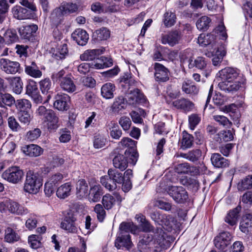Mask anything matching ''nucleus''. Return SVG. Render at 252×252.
Instances as JSON below:
<instances>
[{
    "label": "nucleus",
    "mask_w": 252,
    "mask_h": 252,
    "mask_svg": "<svg viewBox=\"0 0 252 252\" xmlns=\"http://www.w3.org/2000/svg\"><path fill=\"white\" fill-rule=\"evenodd\" d=\"M221 81L219 82L220 89L227 93H234L242 87L244 81L239 71L232 67H225L217 74Z\"/></svg>",
    "instance_id": "nucleus-1"
},
{
    "label": "nucleus",
    "mask_w": 252,
    "mask_h": 252,
    "mask_svg": "<svg viewBox=\"0 0 252 252\" xmlns=\"http://www.w3.org/2000/svg\"><path fill=\"white\" fill-rule=\"evenodd\" d=\"M51 78L54 82L58 83L61 89L67 93H73L76 90L74 77L71 74H66L63 69L53 73Z\"/></svg>",
    "instance_id": "nucleus-2"
},
{
    "label": "nucleus",
    "mask_w": 252,
    "mask_h": 252,
    "mask_svg": "<svg viewBox=\"0 0 252 252\" xmlns=\"http://www.w3.org/2000/svg\"><path fill=\"white\" fill-rule=\"evenodd\" d=\"M20 3L24 6L28 8L29 10L20 5H16L12 9L13 17L18 20L28 19L33 17V12L36 11L35 4L28 0H22Z\"/></svg>",
    "instance_id": "nucleus-3"
},
{
    "label": "nucleus",
    "mask_w": 252,
    "mask_h": 252,
    "mask_svg": "<svg viewBox=\"0 0 252 252\" xmlns=\"http://www.w3.org/2000/svg\"><path fill=\"white\" fill-rule=\"evenodd\" d=\"M43 184L42 177L37 173L29 171L24 184V190L29 193L36 194Z\"/></svg>",
    "instance_id": "nucleus-4"
},
{
    "label": "nucleus",
    "mask_w": 252,
    "mask_h": 252,
    "mask_svg": "<svg viewBox=\"0 0 252 252\" xmlns=\"http://www.w3.org/2000/svg\"><path fill=\"white\" fill-rule=\"evenodd\" d=\"M38 116L42 117L49 129H57L59 126V118L51 109H47L44 106H40L36 110Z\"/></svg>",
    "instance_id": "nucleus-5"
},
{
    "label": "nucleus",
    "mask_w": 252,
    "mask_h": 252,
    "mask_svg": "<svg viewBox=\"0 0 252 252\" xmlns=\"http://www.w3.org/2000/svg\"><path fill=\"white\" fill-rule=\"evenodd\" d=\"M136 141L128 137L123 138L119 143L120 147L127 148L125 155L129 158V162L133 165L136 164L139 157L136 149Z\"/></svg>",
    "instance_id": "nucleus-6"
},
{
    "label": "nucleus",
    "mask_w": 252,
    "mask_h": 252,
    "mask_svg": "<svg viewBox=\"0 0 252 252\" xmlns=\"http://www.w3.org/2000/svg\"><path fill=\"white\" fill-rule=\"evenodd\" d=\"M156 243L153 252H164L171 245L170 238L162 229V227H157L155 232Z\"/></svg>",
    "instance_id": "nucleus-7"
},
{
    "label": "nucleus",
    "mask_w": 252,
    "mask_h": 252,
    "mask_svg": "<svg viewBox=\"0 0 252 252\" xmlns=\"http://www.w3.org/2000/svg\"><path fill=\"white\" fill-rule=\"evenodd\" d=\"M7 211L17 215H23L28 213V210L17 202L10 199H4L0 202V212L5 213Z\"/></svg>",
    "instance_id": "nucleus-8"
},
{
    "label": "nucleus",
    "mask_w": 252,
    "mask_h": 252,
    "mask_svg": "<svg viewBox=\"0 0 252 252\" xmlns=\"http://www.w3.org/2000/svg\"><path fill=\"white\" fill-rule=\"evenodd\" d=\"M165 190L177 203H184L189 198L187 191L181 186H168Z\"/></svg>",
    "instance_id": "nucleus-9"
},
{
    "label": "nucleus",
    "mask_w": 252,
    "mask_h": 252,
    "mask_svg": "<svg viewBox=\"0 0 252 252\" xmlns=\"http://www.w3.org/2000/svg\"><path fill=\"white\" fill-rule=\"evenodd\" d=\"M24 175L23 170L19 167L12 166L2 173V177L10 183L16 184L22 181Z\"/></svg>",
    "instance_id": "nucleus-10"
},
{
    "label": "nucleus",
    "mask_w": 252,
    "mask_h": 252,
    "mask_svg": "<svg viewBox=\"0 0 252 252\" xmlns=\"http://www.w3.org/2000/svg\"><path fill=\"white\" fill-rule=\"evenodd\" d=\"M150 216L155 222L161 225L159 227H163L162 225H164L170 230V229H174L175 227L176 221L173 217L169 215H161L158 211H154L151 213Z\"/></svg>",
    "instance_id": "nucleus-11"
},
{
    "label": "nucleus",
    "mask_w": 252,
    "mask_h": 252,
    "mask_svg": "<svg viewBox=\"0 0 252 252\" xmlns=\"http://www.w3.org/2000/svg\"><path fill=\"white\" fill-rule=\"evenodd\" d=\"M231 238L232 236L229 232H221L215 238V246L218 249L224 251L230 244Z\"/></svg>",
    "instance_id": "nucleus-12"
},
{
    "label": "nucleus",
    "mask_w": 252,
    "mask_h": 252,
    "mask_svg": "<svg viewBox=\"0 0 252 252\" xmlns=\"http://www.w3.org/2000/svg\"><path fill=\"white\" fill-rule=\"evenodd\" d=\"M182 38L181 32L178 30H173L167 34L162 35L161 42L163 44H168L173 47L178 44Z\"/></svg>",
    "instance_id": "nucleus-13"
},
{
    "label": "nucleus",
    "mask_w": 252,
    "mask_h": 252,
    "mask_svg": "<svg viewBox=\"0 0 252 252\" xmlns=\"http://www.w3.org/2000/svg\"><path fill=\"white\" fill-rule=\"evenodd\" d=\"M0 67L5 73L12 74L19 72L20 69V65L18 62L4 58L0 59Z\"/></svg>",
    "instance_id": "nucleus-14"
},
{
    "label": "nucleus",
    "mask_w": 252,
    "mask_h": 252,
    "mask_svg": "<svg viewBox=\"0 0 252 252\" xmlns=\"http://www.w3.org/2000/svg\"><path fill=\"white\" fill-rule=\"evenodd\" d=\"M76 220L72 214H68L61 222L60 227L68 233H76L77 232Z\"/></svg>",
    "instance_id": "nucleus-15"
},
{
    "label": "nucleus",
    "mask_w": 252,
    "mask_h": 252,
    "mask_svg": "<svg viewBox=\"0 0 252 252\" xmlns=\"http://www.w3.org/2000/svg\"><path fill=\"white\" fill-rule=\"evenodd\" d=\"M154 69L155 77L157 81L165 82L169 80V70L164 65L156 63L154 64Z\"/></svg>",
    "instance_id": "nucleus-16"
},
{
    "label": "nucleus",
    "mask_w": 252,
    "mask_h": 252,
    "mask_svg": "<svg viewBox=\"0 0 252 252\" xmlns=\"http://www.w3.org/2000/svg\"><path fill=\"white\" fill-rule=\"evenodd\" d=\"M175 171L178 174H190L194 176L199 173V169L194 166H191L188 162H184L175 166Z\"/></svg>",
    "instance_id": "nucleus-17"
},
{
    "label": "nucleus",
    "mask_w": 252,
    "mask_h": 252,
    "mask_svg": "<svg viewBox=\"0 0 252 252\" xmlns=\"http://www.w3.org/2000/svg\"><path fill=\"white\" fill-rule=\"evenodd\" d=\"M55 101L54 106L55 108L60 111H65L69 108L68 102L70 97L65 94H58L55 97Z\"/></svg>",
    "instance_id": "nucleus-18"
},
{
    "label": "nucleus",
    "mask_w": 252,
    "mask_h": 252,
    "mask_svg": "<svg viewBox=\"0 0 252 252\" xmlns=\"http://www.w3.org/2000/svg\"><path fill=\"white\" fill-rule=\"evenodd\" d=\"M132 245L130 236L128 233L120 232L119 233L115 242V247L120 249L123 247L129 249Z\"/></svg>",
    "instance_id": "nucleus-19"
},
{
    "label": "nucleus",
    "mask_w": 252,
    "mask_h": 252,
    "mask_svg": "<svg viewBox=\"0 0 252 252\" xmlns=\"http://www.w3.org/2000/svg\"><path fill=\"white\" fill-rule=\"evenodd\" d=\"M38 29V26L35 24H32L22 27L19 30L21 37L28 40H32L34 34Z\"/></svg>",
    "instance_id": "nucleus-20"
},
{
    "label": "nucleus",
    "mask_w": 252,
    "mask_h": 252,
    "mask_svg": "<svg viewBox=\"0 0 252 252\" xmlns=\"http://www.w3.org/2000/svg\"><path fill=\"white\" fill-rule=\"evenodd\" d=\"M26 94L36 102H41L42 97L39 94L36 83L33 81L29 82L26 87Z\"/></svg>",
    "instance_id": "nucleus-21"
},
{
    "label": "nucleus",
    "mask_w": 252,
    "mask_h": 252,
    "mask_svg": "<svg viewBox=\"0 0 252 252\" xmlns=\"http://www.w3.org/2000/svg\"><path fill=\"white\" fill-rule=\"evenodd\" d=\"M71 37L78 45L81 46L85 45L89 38V34L86 31L81 29L75 30L71 34Z\"/></svg>",
    "instance_id": "nucleus-22"
},
{
    "label": "nucleus",
    "mask_w": 252,
    "mask_h": 252,
    "mask_svg": "<svg viewBox=\"0 0 252 252\" xmlns=\"http://www.w3.org/2000/svg\"><path fill=\"white\" fill-rule=\"evenodd\" d=\"M239 228L240 230L246 234H251L252 232V214H245L240 222Z\"/></svg>",
    "instance_id": "nucleus-23"
},
{
    "label": "nucleus",
    "mask_w": 252,
    "mask_h": 252,
    "mask_svg": "<svg viewBox=\"0 0 252 252\" xmlns=\"http://www.w3.org/2000/svg\"><path fill=\"white\" fill-rule=\"evenodd\" d=\"M172 104L176 108L188 112L192 110L194 107V104L192 102L183 97L173 101Z\"/></svg>",
    "instance_id": "nucleus-24"
},
{
    "label": "nucleus",
    "mask_w": 252,
    "mask_h": 252,
    "mask_svg": "<svg viewBox=\"0 0 252 252\" xmlns=\"http://www.w3.org/2000/svg\"><path fill=\"white\" fill-rule=\"evenodd\" d=\"M216 36L212 33L207 34L201 33L198 37V43L202 46H209L212 48L216 49L215 44Z\"/></svg>",
    "instance_id": "nucleus-25"
},
{
    "label": "nucleus",
    "mask_w": 252,
    "mask_h": 252,
    "mask_svg": "<svg viewBox=\"0 0 252 252\" xmlns=\"http://www.w3.org/2000/svg\"><path fill=\"white\" fill-rule=\"evenodd\" d=\"M241 210V207L238 206L235 208L230 210L225 217V221L231 226L235 225L237 223Z\"/></svg>",
    "instance_id": "nucleus-26"
},
{
    "label": "nucleus",
    "mask_w": 252,
    "mask_h": 252,
    "mask_svg": "<svg viewBox=\"0 0 252 252\" xmlns=\"http://www.w3.org/2000/svg\"><path fill=\"white\" fill-rule=\"evenodd\" d=\"M209 62V60L206 58L198 57L194 60H190L188 66L190 69L195 67L198 69L204 70L207 67Z\"/></svg>",
    "instance_id": "nucleus-27"
},
{
    "label": "nucleus",
    "mask_w": 252,
    "mask_h": 252,
    "mask_svg": "<svg viewBox=\"0 0 252 252\" xmlns=\"http://www.w3.org/2000/svg\"><path fill=\"white\" fill-rule=\"evenodd\" d=\"M212 164L217 168H225L228 167L229 161L228 159L222 157L219 153H214L211 157Z\"/></svg>",
    "instance_id": "nucleus-28"
},
{
    "label": "nucleus",
    "mask_w": 252,
    "mask_h": 252,
    "mask_svg": "<svg viewBox=\"0 0 252 252\" xmlns=\"http://www.w3.org/2000/svg\"><path fill=\"white\" fill-rule=\"evenodd\" d=\"M128 101L132 104L144 103L145 101V96L138 89H135L131 91L128 96Z\"/></svg>",
    "instance_id": "nucleus-29"
},
{
    "label": "nucleus",
    "mask_w": 252,
    "mask_h": 252,
    "mask_svg": "<svg viewBox=\"0 0 252 252\" xmlns=\"http://www.w3.org/2000/svg\"><path fill=\"white\" fill-rule=\"evenodd\" d=\"M182 89L186 94L193 96L198 94L199 88L191 80H186L182 84Z\"/></svg>",
    "instance_id": "nucleus-30"
},
{
    "label": "nucleus",
    "mask_w": 252,
    "mask_h": 252,
    "mask_svg": "<svg viewBox=\"0 0 252 252\" xmlns=\"http://www.w3.org/2000/svg\"><path fill=\"white\" fill-rule=\"evenodd\" d=\"M22 150L24 153L31 157L39 156L43 152L40 147L35 144L26 145L23 147Z\"/></svg>",
    "instance_id": "nucleus-31"
},
{
    "label": "nucleus",
    "mask_w": 252,
    "mask_h": 252,
    "mask_svg": "<svg viewBox=\"0 0 252 252\" xmlns=\"http://www.w3.org/2000/svg\"><path fill=\"white\" fill-rule=\"evenodd\" d=\"M103 52V49L87 50L80 55V58L82 61H93L97 59Z\"/></svg>",
    "instance_id": "nucleus-32"
},
{
    "label": "nucleus",
    "mask_w": 252,
    "mask_h": 252,
    "mask_svg": "<svg viewBox=\"0 0 252 252\" xmlns=\"http://www.w3.org/2000/svg\"><path fill=\"white\" fill-rule=\"evenodd\" d=\"M116 87L114 84L107 83L104 84L101 88L102 96L106 99H111L114 96V92Z\"/></svg>",
    "instance_id": "nucleus-33"
},
{
    "label": "nucleus",
    "mask_w": 252,
    "mask_h": 252,
    "mask_svg": "<svg viewBox=\"0 0 252 252\" xmlns=\"http://www.w3.org/2000/svg\"><path fill=\"white\" fill-rule=\"evenodd\" d=\"M103 194V189L100 185L94 186L91 188L90 190V201L93 202H98Z\"/></svg>",
    "instance_id": "nucleus-34"
},
{
    "label": "nucleus",
    "mask_w": 252,
    "mask_h": 252,
    "mask_svg": "<svg viewBox=\"0 0 252 252\" xmlns=\"http://www.w3.org/2000/svg\"><path fill=\"white\" fill-rule=\"evenodd\" d=\"M128 158L125 155L118 154L116 155L113 160L114 167L120 169L121 171L125 170L127 167L128 162L126 158Z\"/></svg>",
    "instance_id": "nucleus-35"
},
{
    "label": "nucleus",
    "mask_w": 252,
    "mask_h": 252,
    "mask_svg": "<svg viewBox=\"0 0 252 252\" xmlns=\"http://www.w3.org/2000/svg\"><path fill=\"white\" fill-rule=\"evenodd\" d=\"M39 87L43 94L47 95V98L51 97L50 93L53 92V86L49 78H45L39 82Z\"/></svg>",
    "instance_id": "nucleus-36"
},
{
    "label": "nucleus",
    "mask_w": 252,
    "mask_h": 252,
    "mask_svg": "<svg viewBox=\"0 0 252 252\" xmlns=\"http://www.w3.org/2000/svg\"><path fill=\"white\" fill-rule=\"evenodd\" d=\"M110 36V31L106 28L102 27L96 30L93 34V39L96 41L105 40Z\"/></svg>",
    "instance_id": "nucleus-37"
},
{
    "label": "nucleus",
    "mask_w": 252,
    "mask_h": 252,
    "mask_svg": "<svg viewBox=\"0 0 252 252\" xmlns=\"http://www.w3.org/2000/svg\"><path fill=\"white\" fill-rule=\"evenodd\" d=\"M193 136L184 130L182 133V138L181 140V148L186 150L191 148L193 144Z\"/></svg>",
    "instance_id": "nucleus-38"
},
{
    "label": "nucleus",
    "mask_w": 252,
    "mask_h": 252,
    "mask_svg": "<svg viewBox=\"0 0 252 252\" xmlns=\"http://www.w3.org/2000/svg\"><path fill=\"white\" fill-rule=\"evenodd\" d=\"M71 189V184L69 183H66L57 189L56 194L58 197L64 199L70 195Z\"/></svg>",
    "instance_id": "nucleus-39"
},
{
    "label": "nucleus",
    "mask_w": 252,
    "mask_h": 252,
    "mask_svg": "<svg viewBox=\"0 0 252 252\" xmlns=\"http://www.w3.org/2000/svg\"><path fill=\"white\" fill-rule=\"evenodd\" d=\"M108 177L116 184H121L124 181V177L123 173L116 169H109L108 171Z\"/></svg>",
    "instance_id": "nucleus-40"
},
{
    "label": "nucleus",
    "mask_w": 252,
    "mask_h": 252,
    "mask_svg": "<svg viewBox=\"0 0 252 252\" xmlns=\"http://www.w3.org/2000/svg\"><path fill=\"white\" fill-rule=\"evenodd\" d=\"M0 102L2 106L0 107H5V105L11 107L16 104L15 98L9 94H1L0 95Z\"/></svg>",
    "instance_id": "nucleus-41"
},
{
    "label": "nucleus",
    "mask_w": 252,
    "mask_h": 252,
    "mask_svg": "<svg viewBox=\"0 0 252 252\" xmlns=\"http://www.w3.org/2000/svg\"><path fill=\"white\" fill-rule=\"evenodd\" d=\"M77 194L81 197L86 195L88 193V186L84 179L79 180L76 184Z\"/></svg>",
    "instance_id": "nucleus-42"
},
{
    "label": "nucleus",
    "mask_w": 252,
    "mask_h": 252,
    "mask_svg": "<svg viewBox=\"0 0 252 252\" xmlns=\"http://www.w3.org/2000/svg\"><path fill=\"white\" fill-rule=\"evenodd\" d=\"M211 22V20L208 17L202 16L197 21L196 27L200 31H206L209 28Z\"/></svg>",
    "instance_id": "nucleus-43"
},
{
    "label": "nucleus",
    "mask_w": 252,
    "mask_h": 252,
    "mask_svg": "<svg viewBox=\"0 0 252 252\" xmlns=\"http://www.w3.org/2000/svg\"><path fill=\"white\" fill-rule=\"evenodd\" d=\"M101 202L104 208L109 210L112 208L115 205V199L113 195L107 193L102 197Z\"/></svg>",
    "instance_id": "nucleus-44"
},
{
    "label": "nucleus",
    "mask_w": 252,
    "mask_h": 252,
    "mask_svg": "<svg viewBox=\"0 0 252 252\" xmlns=\"http://www.w3.org/2000/svg\"><path fill=\"white\" fill-rule=\"evenodd\" d=\"M10 84L14 93L20 94L23 90L22 82L20 77H12L10 79Z\"/></svg>",
    "instance_id": "nucleus-45"
},
{
    "label": "nucleus",
    "mask_w": 252,
    "mask_h": 252,
    "mask_svg": "<svg viewBox=\"0 0 252 252\" xmlns=\"http://www.w3.org/2000/svg\"><path fill=\"white\" fill-rule=\"evenodd\" d=\"M20 239L19 236L11 228L8 227L5 231L4 240L8 243H14Z\"/></svg>",
    "instance_id": "nucleus-46"
},
{
    "label": "nucleus",
    "mask_w": 252,
    "mask_h": 252,
    "mask_svg": "<svg viewBox=\"0 0 252 252\" xmlns=\"http://www.w3.org/2000/svg\"><path fill=\"white\" fill-rule=\"evenodd\" d=\"M105 210L100 204H96L94 208V211L96 214L97 219L100 222H103L106 217Z\"/></svg>",
    "instance_id": "nucleus-47"
},
{
    "label": "nucleus",
    "mask_w": 252,
    "mask_h": 252,
    "mask_svg": "<svg viewBox=\"0 0 252 252\" xmlns=\"http://www.w3.org/2000/svg\"><path fill=\"white\" fill-rule=\"evenodd\" d=\"M109 129L110 135L113 139L118 140L121 137L122 131L117 124L111 122Z\"/></svg>",
    "instance_id": "nucleus-48"
},
{
    "label": "nucleus",
    "mask_w": 252,
    "mask_h": 252,
    "mask_svg": "<svg viewBox=\"0 0 252 252\" xmlns=\"http://www.w3.org/2000/svg\"><path fill=\"white\" fill-rule=\"evenodd\" d=\"M176 17L174 13L167 11L164 14L163 22L166 27H171L176 22Z\"/></svg>",
    "instance_id": "nucleus-49"
},
{
    "label": "nucleus",
    "mask_w": 252,
    "mask_h": 252,
    "mask_svg": "<svg viewBox=\"0 0 252 252\" xmlns=\"http://www.w3.org/2000/svg\"><path fill=\"white\" fill-rule=\"evenodd\" d=\"M100 183L108 190L113 191L117 188L116 184L110 177L104 176L100 178Z\"/></svg>",
    "instance_id": "nucleus-50"
},
{
    "label": "nucleus",
    "mask_w": 252,
    "mask_h": 252,
    "mask_svg": "<svg viewBox=\"0 0 252 252\" xmlns=\"http://www.w3.org/2000/svg\"><path fill=\"white\" fill-rule=\"evenodd\" d=\"M63 8L62 4L59 7L55 8L51 13L50 19L53 22H59L61 18L65 15Z\"/></svg>",
    "instance_id": "nucleus-51"
},
{
    "label": "nucleus",
    "mask_w": 252,
    "mask_h": 252,
    "mask_svg": "<svg viewBox=\"0 0 252 252\" xmlns=\"http://www.w3.org/2000/svg\"><path fill=\"white\" fill-rule=\"evenodd\" d=\"M126 104L124 97L120 96L115 98V101L112 106L114 112L118 113L120 111L125 109Z\"/></svg>",
    "instance_id": "nucleus-52"
},
{
    "label": "nucleus",
    "mask_w": 252,
    "mask_h": 252,
    "mask_svg": "<svg viewBox=\"0 0 252 252\" xmlns=\"http://www.w3.org/2000/svg\"><path fill=\"white\" fill-rule=\"evenodd\" d=\"M107 142L104 136L99 133L95 134L94 138V146L95 149L103 147Z\"/></svg>",
    "instance_id": "nucleus-53"
},
{
    "label": "nucleus",
    "mask_w": 252,
    "mask_h": 252,
    "mask_svg": "<svg viewBox=\"0 0 252 252\" xmlns=\"http://www.w3.org/2000/svg\"><path fill=\"white\" fill-rule=\"evenodd\" d=\"M3 38L6 44H10L17 40L18 36L15 32L7 30L4 34Z\"/></svg>",
    "instance_id": "nucleus-54"
},
{
    "label": "nucleus",
    "mask_w": 252,
    "mask_h": 252,
    "mask_svg": "<svg viewBox=\"0 0 252 252\" xmlns=\"http://www.w3.org/2000/svg\"><path fill=\"white\" fill-rule=\"evenodd\" d=\"M15 106L18 109L21 111H28L32 107L31 102L26 99H18L16 100Z\"/></svg>",
    "instance_id": "nucleus-55"
},
{
    "label": "nucleus",
    "mask_w": 252,
    "mask_h": 252,
    "mask_svg": "<svg viewBox=\"0 0 252 252\" xmlns=\"http://www.w3.org/2000/svg\"><path fill=\"white\" fill-rule=\"evenodd\" d=\"M238 186L239 190L252 189V175L248 176L242 180L241 182L238 184Z\"/></svg>",
    "instance_id": "nucleus-56"
},
{
    "label": "nucleus",
    "mask_w": 252,
    "mask_h": 252,
    "mask_svg": "<svg viewBox=\"0 0 252 252\" xmlns=\"http://www.w3.org/2000/svg\"><path fill=\"white\" fill-rule=\"evenodd\" d=\"M121 232L128 233V232L134 233L136 230V227L132 222H123L119 227Z\"/></svg>",
    "instance_id": "nucleus-57"
},
{
    "label": "nucleus",
    "mask_w": 252,
    "mask_h": 252,
    "mask_svg": "<svg viewBox=\"0 0 252 252\" xmlns=\"http://www.w3.org/2000/svg\"><path fill=\"white\" fill-rule=\"evenodd\" d=\"M7 124L9 128L13 131H18L21 129V127L14 116H10L7 119Z\"/></svg>",
    "instance_id": "nucleus-58"
},
{
    "label": "nucleus",
    "mask_w": 252,
    "mask_h": 252,
    "mask_svg": "<svg viewBox=\"0 0 252 252\" xmlns=\"http://www.w3.org/2000/svg\"><path fill=\"white\" fill-rule=\"evenodd\" d=\"M68 51L66 44L61 45L58 49V51L54 54V57L57 60H62L68 55Z\"/></svg>",
    "instance_id": "nucleus-59"
},
{
    "label": "nucleus",
    "mask_w": 252,
    "mask_h": 252,
    "mask_svg": "<svg viewBox=\"0 0 252 252\" xmlns=\"http://www.w3.org/2000/svg\"><path fill=\"white\" fill-rule=\"evenodd\" d=\"M180 182L181 184L187 187H196L198 185V182L196 179L187 176L181 178Z\"/></svg>",
    "instance_id": "nucleus-60"
},
{
    "label": "nucleus",
    "mask_w": 252,
    "mask_h": 252,
    "mask_svg": "<svg viewBox=\"0 0 252 252\" xmlns=\"http://www.w3.org/2000/svg\"><path fill=\"white\" fill-rule=\"evenodd\" d=\"M213 119L215 121L218 123L219 124L227 127H229L232 124L226 117L222 115H214L213 116Z\"/></svg>",
    "instance_id": "nucleus-61"
},
{
    "label": "nucleus",
    "mask_w": 252,
    "mask_h": 252,
    "mask_svg": "<svg viewBox=\"0 0 252 252\" xmlns=\"http://www.w3.org/2000/svg\"><path fill=\"white\" fill-rule=\"evenodd\" d=\"M25 72L28 75L35 78H40L42 75L39 68H33L32 66H25Z\"/></svg>",
    "instance_id": "nucleus-62"
},
{
    "label": "nucleus",
    "mask_w": 252,
    "mask_h": 252,
    "mask_svg": "<svg viewBox=\"0 0 252 252\" xmlns=\"http://www.w3.org/2000/svg\"><path fill=\"white\" fill-rule=\"evenodd\" d=\"M189 160L195 162L199 160L202 156V151L200 149H196L188 152Z\"/></svg>",
    "instance_id": "nucleus-63"
},
{
    "label": "nucleus",
    "mask_w": 252,
    "mask_h": 252,
    "mask_svg": "<svg viewBox=\"0 0 252 252\" xmlns=\"http://www.w3.org/2000/svg\"><path fill=\"white\" fill-rule=\"evenodd\" d=\"M201 121V118L197 114H192L189 116V126L193 130Z\"/></svg>",
    "instance_id": "nucleus-64"
}]
</instances>
